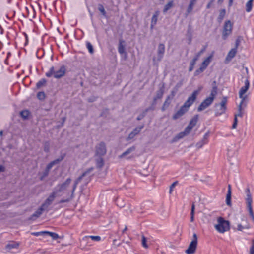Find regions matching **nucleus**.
<instances>
[{
	"label": "nucleus",
	"instance_id": "obj_1",
	"mask_svg": "<svg viewBox=\"0 0 254 254\" xmlns=\"http://www.w3.org/2000/svg\"><path fill=\"white\" fill-rule=\"evenodd\" d=\"M93 167H90L87 169L79 177H78L74 183V184L72 186V190L71 194L69 195H66L67 198L66 199H63L59 201V203H62L64 202H69L74 197V192L76 188L77 185L78 184L81 182V181L85 178V181L87 182H88L91 180V175L90 174L93 170Z\"/></svg>",
	"mask_w": 254,
	"mask_h": 254
},
{
	"label": "nucleus",
	"instance_id": "obj_2",
	"mask_svg": "<svg viewBox=\"0 0 254 254\" xmlns=\"http://www.w3.org/2000/svg\"><path fill=\"white\" fill-rule=\"evenodd\" d=\"M71 181V178H67L64 183L57 185L55 191L57 192V194L59 196H61L63 194L69 195L71 194L72 188V186L71 187H70Z\"/></svg>",
	"mask_w": 254,
	"mask_h": 254
},
{
	"label": "nucleus",
	"instance_id": "obj_3",
	"mask_svg": "<svg viewBox=\"0 0 254 254\" xmlns=\"http://www.w3.org/2000/svg\"><path fill=\"white\" fill-rule=\"evenodd\" d=\"M65 71V67L64 65L59 68H55L53 66L50 68L49 71L46 73V75L48 77L53 76L55 78H60L64 75Z\"/></svg>",
	"mask_w": 254,
	"mask_h": 254
},
{
	"label": "nucleus",
	"instance_id": "obj_4",
	"mask_svg": "<svg viewBox=\"0 0 254 254\" xmlns=\"http://www.w3.org/2000/svg\"><path fill=\"white\" fill-rule=\"evenodd\" d=\"M214 227L219 233H224L229 230L230 223L228 221L224 220L223 218L219 217L217 219V224L215 225Z\"/></svg>",
	"mask_w": 254,
	"mask_h": 254
},
{
	"label": "nucleus",
	"instance_id": "obj_5",
	"mask_svg": "<svg viewBox=\"0 0 254 254\" xmlns=\"http://www.w3.org/2000/svg\"><path fill=\"white\" fill-rule=\"evenodd\" d=\"M227 102V97H224L220 103H216L214 105L215 115L220 116L225 113L227 109L226 104Z\"/></svg>",
	"mask_w": 254,
	"mask_h": 254
},
{
	"label": "nucleus",
	"instance_id": "obj_6",
	"mask_svg": "<svg viewBox=\"0 0 254 254\" xmlns=\"http://www.w3.org/2000/svg\"><path fill=\"white\" fill-rule=\"evenodd\" d=\"M64 155H63L61 156L60 158L56 159L47 164L45 170L42 173V175L41 176V179L42 178L47 177L51 169L55 165L58 164L61 162L64 158Z\"/></svg>",
	"mask_w": 254,
	"mask_h": 254
},
{
	"label": "nucleus",
	"instance_id": "obj_7",
	"mask_svg": "<svg viewBox=\"0 0 254 254\" xmlns=\"http://www.w3.org/2000/svg\"><path fill=\"white\" fill-rule=\"evenodd\" d=\"M197 236L196 234L193 235V239L189 245V247L185 251L187 254H194L197 248Z\"/></svg>",
	"mask_w": 254,
	"mask_h": 254
},
{
	"label": "nucleus",
	"instance_id": "obj_8",
	"mask_svg": "<svg viewBox=\"0 0 254 254\" xmlns=\"http://www.w3.org/2000/svg\"><path fill=\"white\" fill-rule=\"evenodd\" d=\"M232 24L230 20L226 21L224 23L223 30L222 32V38L225 40L228 36L230 35L232 33Z\"/></svg>",
	"mask_w": 254,
	"mask_h": 254
},
{
	"label": "nucleus",
	"instance_id": "obj_9",
	"mask_svg": "<svg viewBox=\"0 0 254 254\" xmlns=\"http://www.w3.org/2000/svg\"><path fill=\"white\" fill-rule=\"evenodd\" d=\"M250 87V83L248 79H247L245 82V86L242 87L239 92V95L240 98L241 99L242 102H244L246 99L247 98V95H244V94L246 93V92L248 91Z\"/></svg>",
	"mask_w": 254,
	"mask_h": 254
},
{
	"label": "nucleus",
	"instance_id": "obj_10",
	"mask_svg": "<svg viewBox=\"0 0 254 254\" xmlns=\"http://www.w3.org/2000/svg\"><path fill=\"white\" fill-rule=\"evenodd\" d=\"M199 94L198 90H195L193 92L191 95L190 96L187 100L185 102L183 106H185L186 108L188 110L189 107L193 103L196 99L197 95Z\"/></svg>",
	"mask_w": 254,
	"mask_h": 254
},
{
	"label": "nucleus",
	"instance_id": "obj_11",
	"mask_svg": "<svg viewBox=\"0 0 254 254\" xmlns=\"http://www.w3.org/2000/svg\"><path fill=\"white\" fill-rule=\"evenodd\" d=\"M58 196L59 195L57 194V192H55V191L52 192L42 204V206L46 210H47L48 207L52 203L55 198Z\"/></svg>",
	"mask_w": 254,
	"mask_h": 254
},
{
	"label": "nucleus",
	"instance_id": "obj_12",
	"mask_svg": "<svg viewBox=\"0 0 254 254\" xmlns=\"http://www.w3.org/2000/svg\"><path fill=\"white\" fill-rule=\"evenodd\" d=\"M107 152L106 144L100 142L96 146V154L99 156H104Z\"/></svg>",
	"mask_w": 254,
	"mask_h": 254
},
{
	"label": "nucleus",
	"instance_id": "obj_13",
	"mask_svg": "<svg viewBox=\"0 0 254 254\" xmlns=\"http://www.w3.org/2000/svg\"><path fill=\"white\" fill-rule=\"evenodd\" d=\"M144 125H141L135 128H134L128 135V137L126 138L127 141H129L132 139H133L134 138L138 135L141 131V130L143 128Z\"/></svg>",
	"mask_w": 254,
	"mask_h": 254
},
{
	"label": "nucleus",
	"instance_id": "obj_14",
	"mask_svg": "<svg viewBox=\"0 0 254 254\" xmlns=\"http://www.w3.org/2000/svg\"><path fill=\"white\" fill-rule=\"evenodd\" d=\"M213 102L212 98L207 97L199 106L197 109L198 112H200L208 107Z\"/></svg>",
	"mask_w": 254,
	"mask_h": 254
},
{
	"label": "nucleus",
	"instance_id": "obj_15",
	"mask_svg": "<svg viewBox=\"0 0 254 254\" xmlns=\"http://www.w3.org/2000/svg\"><path fill=\"white\" fill-rule=\"evenodd\" d=\"M165 53V45L160 43L158 45L157 48V61H160L163 57Z\"/></svg>",
	"mask_w": 254,
	"mask_h": 254
},
{
	"label": "nucleus",
	"instance_id": "obj_16",
	"mask_svg": "<svg viewBox=\"0 0 254 254\" xmlns=\"http://www.w3.org/2000/svg\"><path fill=\"white\" fill-rule=\"evenodd\" d=\"M188 110L185 107L182 106L180 109L173 116L172 118L173 120H177L182 117L187 112Z\"/></svg>",
	"mask_w": 254,
	"mask_h": 254
},
{
	"label": "nucleus",
	"instance_id": "obj_17",
	"mask_svg": "<svg viewBox=\"0 0 254 254\" xmlns=\"http://www.w3.org/2000/svg\"><path fill=\"white\" fill-rule=\"evenodd\" d=\"M198 120V115H196L194 117H193L190 121L189 125L186 127L187 129L190 131L191 129L193 128V127L196 125Z\"/></svg>",
	"mask_w": 254,
	"mask_h": 254
},
{
	"label": "nucleus",
	"instance_id": "obj_18",
	"mask_svg": "<svg viewBox=\"0 0 254 254\" xmlns=\"http://www.w3.org/2000/svg\"><path fill=\"white\" fill-rule=\"evenodd\" d=\"M164 92V86H162L156 92V95L153 98V104L154 105H156V101L158 99H160L163 97Z\"/></svg>",
	"mask_w": 254,
	"mask_h": 254
},
{
	"label": "nucleus",
	"instance_id": "obj_19",
	"mask_svg": "<svg viewBox=\"0 0 254 254\" xmlns=\"http://www.w3.org/2000/svg\"><path fill=\"white\" fill-rule=\"evenodd\" d=\"M45 210H46L41 205V206L31 215L29 219L32 220H35L36 218H38L42 214L43 211Z\"/></svg>",
	"mask_w": 254,
	"mask_h": 254
},
{
	"label": "nucleus",
	"instance_id": "obj_20",
	"mask_svg": "<svg viewBox=\"0 0 254 254\" xmlns=\"http://www.w3.org/2000/svg\"><path fill=\"white\" fill-rule=\"evenodd\" d=\"M172 95L167 96L166 100L165 101L161 108L162 111H164L169 107L171 103V100L173 99L174 96L173 92H172Z\"/></svg>",
	"mask_w": 254,
	"mask_h": 254
},
{
	"label": "nucleus",
	"instance_id": "obj_21",
	"mask_svg": "<svg viewBox=\"0 0 254 254\" xmlns=\"http://www.w3.org/2000/svg\"><path fill=\"white\" fill-rule=\"evenodd\" d=\"M243 223L242 224H238L237 225V229L238 231H243L245 229H249L250 228V226L249 223L247 222L246 219L243 220Z\"/></svg>",
	"mask_w": 254,
	"mask_h": 254
},
{
	"label": "nucleus",
	"instance_id": "obj_22",
	"mask_svg": "<svg viewBox=\"0 0 254 254\" xmlns=\"http://www.w3.org/2000/svg\"><path fill=\"white\" fill-rule=\"evenodd\" d=\"M212 88L211 91V93L210 96L208 97L209 98H212L213 100L214 101L215 96L217 94V87L216 86V82L214 81L212 83Z\"/></svg>",
	"mask_w": 254,
	"mask_h": 254
},
{
	"label": "nucleus",
	"instance_id": "obj_23",
	"mask_svg": "<svg viewBox=\"0 0 254 254\" xmlns=\"http://www.w3.org/2000/svg\"><path fill=\"white\" fill-rule=\"evenodd\" d=\"M246 192L247 193L246 201L247 207H252V198L249 188H247V189L246 190Z\"/></svg>",
	"mask_w": 254,
	"mask_h": 254
},
{
	"label": "nucleus",
	"instance_id": "obj_24",
	"mask_svg": "<svg viewBox=\"0 0 254 254\" xmlns=\"http://www.w3.org/2000/svg\"><path fill=\"white\" fill-rule=\"evenodd\" d=\"M208 136V133H206L203 136V139L196 143V146L198 148H201L204 144L207 143V138Z\"/></svg>",
	"mask_w": 254,
	"mask_h": 254
},
{
	"label": "nucleus",
	"instance_id": "obj_25",
	"mask_svg": "<svg viewBox=\"0 0 254 254\" xmlns=\"http://www.w3.org/2000/svg\"><path fill=\"white\" fill-rule=\"evenodd\" d=\"M125 41L122 39H120L119 43L118 45V50L120 54H126L125 47L124 45Z\"/></svg>",
	"mask_w": 254,
	"mask_h": 254
},
{
	"label": "nucleus",
	"instance_id": "obj_26",
	"mask_svg": "<svg viewBox=\"0 0 254 254\" xmlns=\"http://www.w3.org/2000/svg\"><path fill=\"white\" fill-rule=\"evenodd\" d=\"M237 53L236 48L232 49L228 53L227 57L226 58V60L228 61H230L233 58H234Z\"/></svg>",
	"mask_w": 254,
	"mask_h": 254
},
{
	"label": "nucleus",
	"instance_id": "obj_27",
	"mask_svg": "<svg viewBox=\"0 0 254 254\" xmlns=\"http://www.w3.org/2000/svg\"><path fill=\"white\" fill-rule=\"evenodd\" d=\"M212 57V55L209 56L202 62L200 66L202 67L204 70L207 68L209 63H210Z\"/></svg>",
	"mask_w": 254,
	"mask_h": 254
},
{
	"label": "nucleus",
	"instance_id": "obj_28",
	"mask_svg": "<svg viewBox=\"0 0 254 254\" xmlns=\"http://www.w3.org/2000/svg\"><path fill=\"white\" fill-rule=\"evenodd\" d=\"M190 130H187V128L186 127L184 131L181 132L179 134H178L175 138L176 140L181 139L184 137L186 136V135H188L190 133Z\"/></svg>",
	"mask_w": 254,
	"mask_h": 254
},
{
	"label": "nucleus",
	"instance_id": "obj_29",
	"mask_svg": "<svg viewBox=\"0 0 254 254\" xmlns=\"http://www.w3.org/2000/svg\"><path fill=\"white\" fill-rule=\"evenodd\" d=\"M159 15V12L158 11H156L154 14L153 15L152 19H151V25L150 27L151 29H152L154 26L156 25L157 21V17Z\"/></svg>",
	"mask_w": 254,
	"mask_h": 254
},
{
	"label": "nucleus",
	"instance_id": "obj_30",
	"mask_svg": "<svg viewBox=\"0 0 254 254\" xmlns=\"http://www.w3.org/2000/svg\"><path fill=\"white\" fill-rule=\"evenodd\" d=\"M135 150V147L133 146L127 149L126 151H125L123 153H122L121 155H120L119 157L120 158H122L125 157L126 155L130 154L132 152L134 151Z\"/></svg>",
	"mask_w": 254,
	"mask_h": 254
},
{
	"label": "nucleus",
	"instance_id": "obj_31",
	"mask_svg": "<svg viewBox=\"0 0 254 254\" xmlns=\"http://www.w3.org/2000/svg\"><path fill=\"white\" fill-rule=\"evenodd\" d=\"M19 246V244L15 242H12L9 244H8L6 248V249H8L9 250H11L14 248H17Z\"/></svg>",
	"mask_w": 254,
	"mask_h": 254
},
{
	"label": "nucleus",
	"instance_id": "obj_32",
	"mask_svg": "<svg viewBox=\"0 0 254 254\" xmlns=\"http://www.w3.org/2000/svg\"><path fill=\"white\" fill-rule=\"evenodd\" d=\"M253 0H249L246 4V11L249 12L251 11L253 6Z\"/></svg>",
	"mask_w": 254,
	"mask_h": 254
},
{
	"label": "nucleus",
	"instance_id": "obj_33",
	"mask_svg": "<svg viewBox=\"0 0 254 254\" xmlns=\"http://www.w3.org/2000/svg\"><path fill=\"white\" fill-rule=\"evenodd\" d=\"M173 6V1L171 0L167 3L164 6L163 9V12H167L168 10H169Z\"/></svg>",
	"mask_w": 254,
	"mask_h": 254
},
{
	"label": "nucleus",
	"instance_id": "obj_34",
	"mask_svg": "<svg viewBox=\"0 0 254 254\" xmlns=\"http://www.w3.org/2000/svg\"><path fill=\"white\" fill-rule=\"evenodd\" d=\"M244 102H241L240 104L238 106V113L236 114H235V117H236L237 118V117H242L243 115V113L242 112V105Z\"/></svg>",
	"mask_w": 254,
	"mask_h": 254
},
{
	"label": "nucleus",
	"instance_id": "obj_35",
	"mask_svg": "<svg viewBox=\"0 0 254 254\" xmlns=\"http://www.w3.org/2000/svg\"><path fill=\"white\" fill-rule=\"evenodd\" d=\"M45 235L51 236L54 240L57 239L59 237L57 233L49 231H46Z\"/></svg>",
	"mask_w": 254,
	"mask_h": 254
},
{
	"label": "nucleus",
	"instance_id": "obj_36",
	"mask_svg": "<svg viewBox=\"0 0 254 254\" xmlns=\"http://www.w3.org/2000/svg\"><path fill=\"white\" fill-rule=\"evenodd\" d=\"M196 58H193L190 63V65L189 68V71L191 72L193 70L194 66L196 62L197 61Z\"/></svg>",
	"mask_w": 254,
	"mask_h": 254
},
{
	"label": "nucleus",
	"instance_id": "obj_37",
	"mask_svg": "<svg viewBox=\"0 0 254 254\" xmlns=\"http://www.w3.org/2000/svg\"><path fill=\"white\" fill-rule=\"evenodd\" d=\"M104 160L102 158H99L96 160V165L98 168H102L104 166Z\"/></svg>",
	"mask_w": 254,
	"mask_h": 254
},
{
	"label": "nucleus",
	"instance_id": "obj_38",
	"mask_svg": "<svg viewBox=\"0 0 254 254\" xmlns=\"http://www.w3.org/2000/svg\"><path fill=\"white\" fill-rule=\"evenodd\" d=\"M193 6H194V5H191L189 3V5L187 9V11H186V13L185 14V17H187L188 16V15L192 11V10L193 9Z\"/></svg>",
	"mask_w": 254,
	"mask_h": 254
},
{
	"label": "nucleus",
	"instance_id": "obj_39",
	"mask_svg": "<svg viewBox=\"0 0 254 254\" xmlns=\"http://www.w3.org/2000/svg\"><path fill=\"white\" fill-rule=\"evenodd\" d=\"M231 194L230 192H228L226 196V203L227 205L230 206L231 205Z\"/></svg>",
	"mask_w": 254,
	"mask_h": 254
},
{
	"label": "nucleus",
	"instance_id": "obj_40",
	"mask_svg": "<svg viewBox=\"0 0 254 254\" xmlns=\"http://www.w3.org/2000/svg\"><path fill=\"white\" fill-rule=\"evenodd\" d=\"M225 13H226V11L225 9H222L220 11L219 15V16L218 18L219 21L221 22L222 21V20L224 17Z\"/></svg>",
	"mask_w": 254,
	"mask_h": 254
},
{
	"label": "nucleus",
	"instance_id": "obj_41",
	"mask_svg": "<svg viewBox=\"0 0 254 254\" xmlns=\"http://www.w3.org/2000/svg\"><path fill=\"white\" fill-rule=\"evenodd\" d=\"M148 112V110H144L141 114H140L137 117L138 121L142 120L146 115Z\"/></svg>",
	"mask_w": 254,
	"mask_h": 254
},
{
	"label": "nucleus",
	"instance_id": "obj_42",
	"mask_svg": "<svg viewBox=\"0 0 254 254\" xmlns=\"http://www.w3.org/2000/svg\"><path fill=\"white\" fill-rule=\"evenodd\" d=\"M29 114V112L27 110H23L20 112V115L24 119H27Z\"/></svg>",
	"mask_w": 254,
	"mask_h": 254
},
{
	"label": "nucleus",
	"instance_id": "obj_43",
	"mask_svg": "<svg viewBox=\"0 0 254 254\" xmlns=\"http://www.w3.org/2000/svg\"><path fill=\"white\" fill-rule=\"evenodd\" d=\"M46 80L45 79H42L37 82L36 86H37V88H39L45 85L46 84Z\"/></svg>",
	"mask_w": 254,
	"mask_h": 254
},
{
	"label": "nucleus",
	"instance_id": "obj_44",
	"mask_svg": "<svg viewBox=\"0 0 254 254\" xmlns=\"http://www.w3.org/2000/svg\"><path fill=\"white\" fill-rule=\"evenodd\" d=\"M50 144L48 141L45 142L44 144V151L46 152H49L50 151Z\"/></svg>",
	"mask_w": 254,
	"mask_h": 254
},
{
	"label": "nucleus",
	"instance_id": "obj_45",
	"mask_svg": "<svg viewBox=\"0 0 254 254\" xmlns=\"http://www.w3.org/2000/svg\"><path fill=\"white\" fill-rule=\"evenodd\" d=\"M86 45L89 53L93 54L94 53V49L92 44L90 42H87Z\"/></svg>",
	"mask_w": 254,
	"mask_h": 254
},
{
	"label": "nucleus",
	"instance_id": "obj_46",
	"mask_svg": "<svg viewBox=\"0 0 254 254\" xmlns=\"http://www.w3.org/2000/svg\"><path fill=\"white\" fill-rule=\"evenodd\" d=\"M98 10L100 11V12L103 15L106 16V11L105 10L104 7L103 5L102 4H99L98 5Z\"/></svg>",
	"mask_w": 254,
	"mask_h": 254
},
{
	"label": "nucleus",
	"instance_id": "obj_47",
	"mask_svg": "<svg viewBox=\"0 0 254 254\" xmlns=\"http://www.w3.org/2000/svg\"><path fill=\"white\" fill-rule=\"evenodd\" d=\"M249 211V215L251 217L252 220L254 222V214L253 211L252 207H247Z\"/></svg>",
	"mask_w": 254,
	"mask_h": 254
},
{
	"label": "nucleus",
	"instance_id": "obj_48",
	"mask_svg": "<svg viewBox=\"0 0 254 254\" xmlns=\"http://www.w3.org/2000/svg\"><path fill=\"white\" fill-rule=\"evenodd\" d=\"M178 184V182L177 181H175L174 182H173L170 186V189H169V193L170 194H171L172 191H173V188Z\"/></svg>",
	"mask_w": 254,
	"mask_h": 254
},
{
	"label": "nucleus",
	"instance_id": "obj_49",
	"mask_svg": "<svg viewBox=\"0 0 254 254\" xmlns=\"http://www.w3.org/2000/svg\"><path fill=\"white\" fill-rule=\"evenodd\" d=\"M206 46L203 47V48L200 50L198 53H197L194 58H196L197 60L199 59L200 56L205 51Z\"/></svg>",
	"mask_w": 254,
	"mask_h": 254
},
{
	"label": "nucleus",
	"instance_id": "obj_50",
	"mask_svg": "<svg viewBox=\"0 0 254 254\" xmlns=\"http://www.w3.org/2000/svg\"><path fill=\"white\" fill-rule=\"evenodd\" d=\"M142 245L144 248H148V246L146 244V239L144 235L142 236Z\"/></svg>",
	"mask_w": 254,
	"mask_h": 254
},
{
	"label": "nucleus",
	"instance_id": "obj_51",
	"mask_svg": "<svg viewBox=\"0 0 254 254\" xmlns=\"http://www.w3.org/2000/svg\"><path fill=\"white\" fill-rule=\"evenodd\" d=\"M204 69L201 67V66L198 69H197L195 72H194V75L195 76H197L200 73L203 72L204 71Z\"/></svg>",
	"mask_w": 254,
	"mask_h": 254
},
{
	"label": "nucleus",
	"instance_id": "obj_52",
	"mask_svg": "<svg viewBox=\"0 0 254 254\" xmlns=\"http://www.w3.org/2000/svg\"><path fill=\"white\" fill-rule=\"evenodd\" d=\"M45 95L43 92H40L37 94V97L40 100H43L45 98Z\"/></svg>",
	"mask_w": 254,
	"mask_h": 254
},
{
	"label": "nucleus",
	"instance_id": "obj_53",
	"mask_svg": "<svg viewBox=\"0 0 254 254\" xmlns=\"http://www.w3.org/2000/svg\"><path fill=\"white\" fill-rule=\"evenodd\" d=\"M89 237L94 241H99L101 240V238L98 236H90Z\"/></svg>",
	"mask_w": 254,
	"mask_h": 254
},
{
	"label": "nucleus",
	"instance_id": "obj_54",
	"mask_svg": "<svg viewBox=\"0 0 254 254\" xmlns=\"http://www.w3.org/2000/svg\"><path fill=\"white\" fill-rule=\"evenodd\" d=\"M46 231H41V232H34L32 233V234L35 235V236H39V235H45Z\"/></svg>",
	"mask_w": 254,
	"mask_h": 254
},
{
	"label": "nucleus",
	"instance_id": "obj_55",
	"mask_svg": "<svg viewBox=\"0 0 254 254\" xmlns=\"http://www.w3.org/2000/svg\"><path fill=\"white\" fill-rule=\"evenodd\" d=\"M237 122H238L237 118H236V117H235L234 123H233V125H232V128L233 129H235V128H236V127H237Z\"/></svg>",
	"mask_w": 254,
	"mask_h": 254
},
{
	"label": "nucleus",
	"instance_id": "obj_56",
	"mask_svg": "<svg viewBox=\"0 0 254 254\" xmlns=\"http://www.w3.org/2000/svg\"><path fill=\"white\" fill-rule=\"evenodd\" d=\"M250 254H254V240H253V244L250 248Z\"/></svg>",
	"mask_w": 254,
	"mask_h": 254
},
{
	"label": "nucleus",
	"instance_id": "obj_57",
	"mask_svg": "<svg viewBox=\"0 0 254 254\" xmlns=\"http://www.w3.org/2000/svg\"><path fill=\"white\" fill-rule=\"evenodd\" d=\"M155 105H154L153 102L151 105L149 107L146 108L145 110H148V112L150 110H154L155 108Z\"/></svg>",
	"mask_w": 254,
	"mask_h": 254
},
{
	"label": "nucleus",
	"instance_id": "obj_58",
	"mask_svg": "<svg viewBox=\"0 0 254 254\" xmlns=\"http://www.w3.org/2000/svg\"><path fill=\"white\" fill-rule=\"evenodd\" d=\"M240 37H238L236 40V43H235V45H236V46H235V48H236V49H237V48L239 46V44H240Z\"/></svg>",
	"mask_w": 254,
	"mask_h": 254
},
{
	"label": "nucleus",
	"instance_id": "obj_59",
	"mask_svg": "<svg viewBox=\"0 0 254 254\" xmlns=\"http://www.w3.org/2000/svg\"><path fill=\"white\" fill-rule=\"evenodd\" d=\"M197 0H190V4H191V5H193L194 6V5L195 4V3L196 2Z\"/></svg>",
	"mask_w": 254,
	"mask_h": 254
},
{
	"label": "nucleus",
	"instance_id": "obj_60",
	"mask_svg": "<svg viewBox=\"0 0 254 254\" xmlns=\"http://www.w3.org/2000/svg\"><path fill=\"white\" fill-rule=\"evenodd\" d=\"M194 210H195V206L194 204H193L191 206V213H194Z\"/></svg>",
	"mask_w": 254,
	"mask_h": 254
},
{
	"label": "nucleus",
	"instance_id": "obj_61",
	"mask_svg": "<svg viewBox=\"0 0 254 254\" xmlns=\"http://www.w3.org/2000/svg\"><path fill=\"white\" fill-rule=\"evenodd\" d=\"M5 168L3 166L0 165V172H4Z\"/></svg>",
	"mask_w": 254,
	"mask_h": 254
},
{
	"label": "nucleus",
	"instance_id": "obj_62",
	"mask_svg": "<svg viewBox=\"0 0 254 254\" xmlns=\"http://www.w3.org/2000/svg\"><path fill=\"white\" fill-rule=\"evenodd\" d=\"M190 215H191L190 221L192 222L194 221V213H190Z\"/></svg>",
	"mask_w": 254,
	"mask_h": 254
},
{
	"label": "nucleus",
	"instance_id": "obj_63",
	"mask_svg": "<svg viewBox=\"0 0 254 254\" xmlns=\"http://www.w3.org/2000/svg\"><path fill=\"white\" fill-rule=\"evenodd\" d=\"M117 205L118 206L120 207H124V205H125V204H124V202L120 203V204H119L117 203Z\"/></svg>",
	"mask_w": 254,
	"mask_h": 254
},
{
	"label": "nucleus",
	"instance_id": "obj_64",
	"mask_svg": "<svg viewBox=\"0 0 254 254\" xmlns=\"http://www.w3.org/2000/svg\"><path fill=\"white\" fill-rule=\"evenodd\" d=\"M212 4V3L211 2H209L207 4V6H206L207 8H208V9L210 8L211 7V4Z\"/></svg>",
	"mask_w": 254,
	"mask_h": 254
}]
</instances>
